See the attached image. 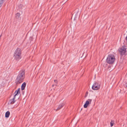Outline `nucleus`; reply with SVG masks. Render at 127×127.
<instances>
[{
	"mask_svg": "<svg viewBox=\"0 0 127 127\" xmlns=\"http://www.w3.org/2000/svg\"><path fill=\"white\" fill-rule=\"evenodd\" d=\"M25 73L24 70H22L19 72L18 75L15 80V83L16 85H18L23 82L25 77Z\"/></svg>",
	"mask_w": 127,
	"mask_h": 127,
	"instance_id": "f257e3e1",
	"label": "nucleus"
},
{
	"mask_svg": "<svg viewBox=\"0 0 127 127\" xmlns=\"http://www.w3.org/2000/svg\"><path fill=\"white\" fill-rule=\"evenodd\" d=\"M22 51L20 48H17L15 50L14 56V59L17 61H18L21 58Z\"/></svg>",
	"mask_w": 127,
	"mask_h": 127,
	"instance_id": "f03ea898",
	"label": "nucleus"
},
{
	"mask_svg": "<svg viewBox=\"0 0 127 127\" xmlns=\"http://www.w3.org/2000/svg\"><path fill=\"white\" fill-rule=\"evenodd\" d=\"M115 60V57L112 54H110L108 55L106 60L107 63L109 64H112L114 62Z\"/></svg>",
	"mask_w": 127,
	"mask_h": 127,
	"instance_id": "7ed1b4c3",
	"label": "nucleus"
},
{
	"mask_svg": "<svg viewBox=\"0 0 127 127\" xmlns=\"http://www.w3.org/2000/svg\"><path fill=\"white\" fill-rule=\"evenodd\" d=\"M126 49L125 46L122 47L121 48L119 49V52L121 55H126Z\"/></svg>",
	"mask_w": 127,
	"mask_h": 127,
	"instance_id": "20e7f679",
	"label": "nucleus"
},
{
	"mask_svg": "<svg viewBox=\"0 0 127 127\" xmlns=\"http://www.w3.org/2000/svg\"><path fill=\"white\" fill-rule=\"evenodd\" d=\"M100 88L99 84L98 83L95 82L92 86V88L93 90H97Z\"/></svg>",
	"mask_w": 127,
	"mask_h": 127,
	"instance_id": "39448f33",
	"label": "nucleus"
},
{
	"mask_svg": "<svg viewBox=\"0 0 127 127\" xmlns=\"http://www.w3.org/2000/svg\"><path fill=\"white\" fill-rule=\"evenodd\" d=\"M91 101L92 100L90 99H89L88 100H87L85 103L84 105V107L85 108H87L88 105L90 103H91Z\"/></svg>",
	"mask_w": 127,
	"mask_h": 127,
	"instance_id": "423d86ee",
	"label": "nucleus"
},
{
	"mask_svg": "<svg viewBox=\"0 0 127 127\" xmlns=\"http://www.w3.org/2000/svg\"><path fill=\"white\" fill-rule=\"evenodd\" d=\"M15 97L14 96L12 99H10L8 103V104H14L15 101Z\"/></svg>",
	"mask_w": 127,
	"mask_h": 127,
	"instance_id": "0eeeda50",
	"label": "nucleus"
},
{
	"mask_svg": "<svg viewBox=\"0 0 127 127\" xmlns=\"http://www.w3.org/2000/svg\"><path fill=\"white\" fill-rule=\"evenodd\" d=\"M65 103H62L59 104L56 111H57L60 109L64 105Z\"/></svg>",
	"mask_w": 127,
	"mask_h": 127,
	"instance_id": "6e6552de",
	"label": "nucleus"
},
{
	"mask_svg": "<svg viewBox=\"0 0 127 127\" xmlns=\"http://www.w3.org/2000/svg\"><path fill=\"white\" fill-rule=\"evenodd\" d=\"M20 89L19 88L15 91V92L14 93V94H15L14 96V97H15L16 95L19 94L20 93Z\"/></svg>",
	"mask_w": 127,
	"mask_h": 127,
	"instance_id": "1a4fd4ad",
	"label": "nucleus"
},
{
	"mask_svg": "<svg viewBox=\"0 0 127 127\" xmlns=\"http://www.w3.org/2000/svg\"><path fill=\"white\" fill-rule=\"evenodd\" d=\"M26 83L25 82H24L22 84L21 86V89L22 90H24L25 89L26 86Z\"/></svg>",
	"mask_w": 127,
	"mask_h": 127,
	"instance_id": "9d476101",
	"label": "nucleus"
},
{
	"mask_svg": "<svg viewBox=\"0 0 127 127\" xmlns=\"http://www.w3.org/2000/svg\"><path fill=\"white\" fill-rule=\"evenodd\" d=\"M10 114V112L9 111H7L6 112L5 114V117L6 118H8Z\"/></svg>",
	"mask_w": 127,
	"mask_h": 127,
	"instance_id": "9b49d317",
	"label": "nucleus"
},
{
	"mask_svg": "<svg viewBox=\"0 0 127 127\" xmlns=\"http://www.w3.org/2000/svg\"><path fill=\"white\" fill-rule=\"evenodd\" d=\"M123 86L126 88H127V80L124 82L123 84Z\"/></svg>",
	"mask_w": 127,
	"mask_h": 127,
	"instance_id": "f8f14e48",
	"label": "nucleus"
},
{
	"mask_svg": "<svg viewBox=\"0 0 127 127\" xmlns=\"http://www.w3.org/2000/svg\"><path fill=\"white\" fill-rule=\"evenodd\" d=\"M20 15V13H18L16 14V17L17 18H18L19 17Z\"/></svg>",
	"mask_w": 127,
	"mask_h": 127,
	"instance_id": "ddd939ff",
	"label": "nucleus"
},
{
	"mask_svg": "<svg viewBox=\"0 0 127 127\" xmlns=\"http://www.w3.org/2000/svg\"><path fill=\"white\" fill-rule=\"evenodd\" d=\"M4 2V1H2L1 0L0 1V8L2 6L3 3Z\"/></svg>",
	"mask_w": 127,
	"mask_h": 127,
	"instance_id": "4468645a",
	"label": "nucleus"
},
{
	"mask_svg": "<svg viewBox=\"0 0 127 127\" xmlns=\"http://www.w3.org/2000/svg\"><path fill=\"white\" fill-rule=\"evenodd\" d=\"M114 124V122L112 121H111L110 122V125L111 127H112Z\"/></svg>",
	"mask_w": 127,
	"mask_h": 127,
	"instance_id": "2eb2a0df",
	"label": "nucleus"
},
{
	"mask_svg": "<svg viewBox=\"0 0 127 127\" xmlns=\"http://www.w3.org/2000/svg\"><path fill=\"white\" fill-rule=\"evenodd\" d=\"M23 5L22 4H20L19 6V7L20 8H22V7H23Z\"/></svg>",
	"mask_w": 127,
	"mask_h": 127,
	"instance_id": "dca6fc26",
	"label": "nucleus"
},
{
	"mask_svg": "<svg viewBox=\"0 0 127 127\" xmlns=\"http://www.w3.org/2000/svg\"><path fill=\"white\" fill-rule=\"evenodd\" d=\"M107 64H103V66L104 67H106V66Z\"/></svg>",
	"mask_w": 127,
	"mask_h": 127,
	"instance_id": "f3484780",
	"label": "nucleus"
},
{
	"mask_svg": "<svg viewBox=\"0 0 127 127\" xmlns=\"http://www.w3.org/2000/svg\"><path fill=\"white\" fill-rule=\"evenodd\" d=\"M54 82L55 83H57V80H54Z\"/></svg>",
	"mask_w": 127,
	"mask_h": 127,
	"instance_id": "a211bd4d",
	"label": "nucleus"
},
{
	"mask_svg": "<svg viewBox=\"0 0 127 127\" xmlns=\"http://www.w3.org/2000/svg\"><path fill=\"white\" fill-rule=\"evenodd\" d=\"M32 38H31V39H30V40L32 41Z\"/></svg>",
	"mask_w": 127,
	"mask_h": 127,
	"instance_id": "6ab92c4d",
	"label": "nucleus"
},
{
	"mask_svg": "<svg viewBox=\"0 0 127 127\" xmlns=\"http://www.w3.org/2000/svg\"><path fill=\"white\" fill-rule=\"evenodd\" d=\"M126 40L127 41V36L126 37Z\"/></svg>",
	"mask_w": 127,
	"mask_h": 127,
	"instance_id": "aec40b11",
	"label": "nucleus"
},
{
	"mask_svg": "<svg viewBox=\"0 0 127 127\" xmlns=\"http://www.w3.org/2000/svg\"><path fill=\"white\" fill-rule=\"evenodd\" d=\"M54 86V85H52V87H53Z\"/></svg>",
	"mask_w": 127,
	"mask_h": 127,
	"instance_id": "412c9836",
	"label": "nucleus"
},
{
	"mask_svg": "<svg viewBox=\"0 0 127 127\" xmlns=\"http://www.w3.org/2000/svg\"><path fill=\"white\" fill-rule=\"evenodd\" d=\"M86 94H87V93L88 94V92H86Z\"/></svg>",
	"mask_w": 127,
	"mask_h": 127,
	"instance_id": "4be33fe9",
	"label": "nucleus"
}]
</instances>
